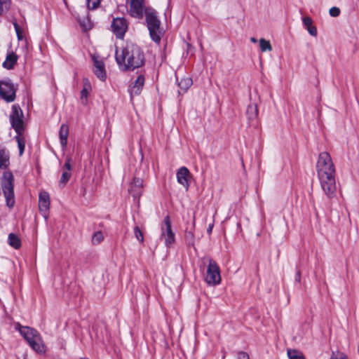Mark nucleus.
Listing matches in <instances>:
<instances>
[{
  "label": "nucleus",
  "instance_id": "1",
  "mask_svg": "<svg viewBox=\"0 0 359 359\" xmlns=\"http://www.w3.org/2000/svg\"><path fill=\"white\" fill-rule=\"evenodd\" d=\"M316 169L322 190L328 198H333L337 190L335 167L328 152L319 154Z\"/></svg>",
  "mask_w": 359,
  "mask_h": 359
},
{
  "label": "nucleus",
  "instance_id": "2",
  "mask_svg": "<svg viewBox=\"0 0 359 359\" xmlns=\"http://www.w3.org/2000/svg\"><path fill=\"white\" fill-rule=\"evenodd\" d=\"M116 60L121 69L132 71L144 65V55L138 46L127 43L121 50H116Z\"/></svg>",
  "mask_w": 359,
  "mask_h": 359
},
{
  "label": "nucleus",
  "instance_id": "3",
  "mask_svg": "<svg viewBox=\"0 0 359 359\" xmlns=\"http://www.w3.org/2000/svg\"><path fill=\"white\" fill-rule=\"evenodd\" d=\"M17 329L34 351L39 354L46 353V347L37 330L29 327L21 326L20 324L17 325Z\"/></svg>",
  "mask_w": 359,
  "mask_h": 359
},
{
  "label": "nucleus",
  "instance_id": "4",
  "mask_svg": "<svg viewBox=\"0 0 359 359\" xmlns=\"http://www.w3.org/2000/svg\"><path fill=\"white\" fill-rule=\"evenodd\" d=\"M145 17L150 36L154 41L158 43L161 41L163 32L156 12L153 8H148L145 10Z\"/></svg>",
  "mask_w": 359,
  "mask_h": 359
},
{
  "label": "nucleus",
  "instance_id": "5",
  "mask_svg": "<svg viewBox=\"0 0 359 359\" xmlns=\"http://www.w3.org/2000/svg\"><path fill=\"white\" fill-rule=\"evenodd\" d=\"M1 188L6 198V205L11 208L15 205L14 177L11 172H4L1 179Z\"/></svg>",
  "mask_w": 359,
  "mask_h": 359
},
{
  "label": "nucleus",
  "instance_id": "6",
  "mask_svg": "<svg viewBox=\"0 0 359 359\" xmlns=\"http://www.w3.org/2000/svg\"><path fill=\"white\" fill-rule=\"evenodd\" d=\"M220 269L217 262L211 258H208L205 280L208 285L215 286L221 283Z\"/></svg>",
  "mask_w": 359,
  "mask_h": 359
},
{
  "label": "nucleus",
  "instance_id": "7",
  "mask_svg": "<svg viewBox=\"0 0 359 359\" xmlns=\"http://www.w3.org/2000/svg\"><path fill=\"white\" fill-rule=\"evenodd\" d=\"M23 113L20 107L18 105H13L12 113L10 115L11 126L17 134L22 133L24 130Z\"/></svg>",
  "mask_w": 359,
  "mask_h": 359
},
{
  "label": "nucleus",
  "instance_id": "8",
  "mask_svg": "<svg viewBox=\"0 0 359 359\" xmlns=\"http://www.w3.org/2000/svg\"><path fill=\"white\" fill-rule=\"evenodd\" d=\"M161 238L164 239L166 247H170L175 242V233L171 228V222L169 216L164 218L161 225Z\"/></svg>",
  "mask_w": 359,
  "mask_h": 359
},
{
  "label": "nucleus",
  "instance_id": "9",
  "mask_svg": "<svg viewBox=\"0 0 359 359\" xmlns=\"http://www.w3.org/2000/svg\"><path fill=\"white\" fill-rule=\"evenodd\" d=\"M16 88L10 81L0 82V95L2 99L8 102L14 101L15 98Z\"/></svg>",
  "mask_w": 359,
  "mask_h": 359
},
{
  "label": "nucleus",
  "instance_id": "10",
  "mask_svg": "<svg viewBox=\"0 0 359 359\" xmlns=\"http://www.w3.org/2000/svg\"><path fill=\"white\" fill-rule=\"evenodd\" d=\"M127 2L129 5L130 15L137 19L142 18L145 10L148 8H145L144 0H127Z\"/></svg>",
  "mask_w": 359,
  "mask_h": 359
},
{
  "label": "nucleus",
  "instance_id": "11",
  "mask_svg": "<svg viewBox=\"0 0 359 359\" xmlns=\"http://www.w3.org/2000/svg\"><path fill=\"white\" fill-rule=\"evenodd\" d=\"M111 31L117 38L122 39L128 29V23L123 18H114L111 25Z\"/></svg>",
  "mask_w": 359,
  "mask_h": 359
},
{
  "label": "nucleus",
  "instance_id": "12",
  "mask_svg": "<svg viewBox=\"0 0 359 359\" xmlns=\"http://www.w3.org/2000/svg\"><path fill=\"white\" fill-rule=\"evenodd\" d=\"M143 191V180L139 177H134L128 187V192L133 198L137 199L140 197Z\"/></svg>",
  "mask_w": 359,
  "mask_h": 359
},
{
  "label": "nucleus",
  "instance_id": "13",
  "mask_svg": "<svg viewBox=\"0 0 359 359\" xmlns=\"http://www.w3.org/2000/svg\"><path fill=\"white\" fill-rule=\"evenodd\" d=\"M50 196L47 191H41L39 196V211L46 218L50 208Z\"/></svg>",
  "mask_w": 359,
  "mask_h": 359
},
{
  "label": "nucleus",
  "instance_id": "14",
  "mask_svg": "<svg viewBox=\"0 0 359 359\" xmlns=\"http://www.w3.org/2000/svg\"><path fill=\"white\" fill-rule=\"evenodd\" d=\"M93 60L94 65V74L101 81H105L107 75L104 62L101 60H99L98 57L95 55L93 56Z\"/></svg>",
  "mask_w": 359,
  "mask_h": 359
},
{
  "label": "nucleus",
  "instance_id": "15",
  "mask_svg": "<svg viewBox=\"0 0 359 359\" xmlns=\"http://www.w3.org/2000/svg\"><path fill=\"white\" fill-rule=\"evenodd\" d=\"M190 177V172L186 167L180 168L177 172V182L182 185L186 190L189 189Z\"/></svg>",
  "mask_w": 359,
  "mask_h": 359
},
{
  "label": "nucleus",
  "instance_id": "16",
  "mask_svg": "<svg viewBox=\"0 0 359 359\" xmlns=\"http://www.w3.org/2000/svg\"><path fill=\"white\" fill-rule=\"evenodd\" d=\"M71 157L67 156L66 163H65L63 168H62V176L60 177V180L59 181V184L60 187H63L67 183V182L69 180L71 177V170H72V165H71Z\"/></svg>",
  "mask_w": 359,
  "mask_h": 359
},
{
  "label": "nucleus",
  "instance_id": "17",
  "mask_svg": "<svg viewBox=\"0 0 359 359\" xmlns=\"http://www.w3.org/2000/svg\"><path fill=\"white\" fill-rule=\"evenodd\" d=\"M144 84V77L139 75L134 83L130 86L129 92L131 97L140 94Z\"/></svg>",
  "mask_w": 359,
  "mask_h": 359
},
{
  "label": "nucleus",
  "instance_id": "18",
  "mask_svg": "<svg viewBox=\"0 0 359 359\" xmlns=\"http://www.w3.org/2000/svg\"><path fill=\"white\" fill-rule=\"evenodd\" d=\"M10 165L8 151L0 146V169H6Z\"/></svg>",
  "mask_w": 359,
  "mask_h": 359
},
{
  "label": "nucleus",
  "instance_id": "19",
  "mask_svg": "<svg viewBox=\"0 0 359 359\" xmlns=\"http://www.w3.org/2000/svg\"><path fill=\"white\" fill-rule=\"evenodd\" d=\"M69 135V127L67 124H62L60 126L59 131V136L60 140V144L63 149H65L67 144V137Z\"/></svg>",
  "mask_w": 359,
  "mask_h": 359
},
{
  "label": "nucleus",
  "instance_id": "20",
  "mask_svg": "<svg viewBox=\"0 0 359 359\" xmlns=\"http://www.w3.org/2000/svg\"><path fill=\"white\" fill-rule=\"evenodd\" d=\"M18 60V56L11 53L8 54L6 58V60L3 62V67L7 69H11L13 68Z\"/></svg>",
  "mask_w": 359,
  "mask_h": 359
},
{
  "label": "nucleus",
  "instance_id": "21",
  "mask_svg": "<svg viewBox=\"0 0 359 359\" xmlns=\"http://www.w3.org/2000/svg\"><path fill=\"white\" fill-rule=\"evenodd\" d=\"M246 114L250 121H253L255 120L258 116V109L257 104H250L248 106Z\"/></svg>",
  "mask_w": 359,
  "mask_h": 359
},
{
  "label": "nucleus",
  "instance_id": "22",
  "mask_svg": "<svg viewBox=\"0 0 359 359\" xmlns=\"http://www.w3.org/2000/svg\"><path fill=\"white\" fill-rule=\"evenodd\" d=\"M90 89V85L88 79L84 81V88L81 92V99L83 104L87 103V97L88 96L89 90Z\"/></svg>",
  "mask_w": 359,
  "mask_h": 359
},
{
  "label": "nucleus",
  "instance_id": "23",
  "mask_svg": "<svg viewBox=\"0 0 359 359\" xmlns=\"http://www.w3.org/2000/svg\"><path fill=\"white\" fill-rule=\"evenodd\" d=\"M8 239L9 245L15 249H18L21 246V241L15 234L11 233L8 235Z\"/></svg>",
  "mask_w": 359,
  "mask_h": 359
},
{
  "label": "nucleus",
  "instance_id": "24",
  "mask_svg": "<svg viewBox=\"0 0 359 359\" xmlns=\"http://www.w3.org/2000/svg\"><path fill=\"white\" fill-rule=\"evenodd\" d=\"M192 85V79L189 77L183 78L180 80V81L178 83V86L183 91V93H185Z\"/></svg>",
  "mask_w": 359,
  "mask_h": 359
},
{
  "label": "nucleus",
  "instance_id": "25",
  "mask_svg": "<svg viewBox=\"0 0 359 359\" xmlns=\"http://www.w3.org/2000/svg\"><path fill=\"white\" fill-rule=\"evenodd\" d=\"M15 140H16V142H18V147L19 149V155L22 156L24 152L25 147V137L22 135V133L17 134V135L15 136Z\"/></svg>",
  "mask_w": 359,
  "mask_h": 359
},
{
  "label": "nucleus",
  "instance_id": "26",
  "mask_svg": "<svg viewBox=\"0 0 359 359\" xmlns=\"http://www.w3.org/2000/svg\"><path fill=\"white\" fill-rule=\"evenodd\" d=\"M259 46L262 52L271 51L272 50V47L270 42L269 41L265 40L264 39H261L259 40Z\"/></svg>",
  "mask_w": 359,
  "mask_h": 359
},
{
  "label": "nucleus",
  "instance_id": "27",
  "mask_svg": "<svg viewBox=\"0 0 359 359\" xmlns=\"http://www.w3.org/2000/svg\"><path fill=\"white\" fill-rule=\"evenodd\" d=\"M11 4V0H0V15H1L4 11L9 10Z\"/></svg>",
  "mask_w": 359,
  "mask_h": 359
},
{
  "label": "nucleus",
  "instance_id": "28",
  "mask_svg": "<svg viewBox=\"0 0 359 359\" xmlns=\"http://www.w3.org/2000/svg\"><path fill=\"white\" fill-rule=\"evenodd\" d=\"M287 355L289 359H304L303 355L297 350H288Z\"/></svg>",
  "mask_w": 359,
  "mask_h": 359
},
{
  "label": "nucleus",
  "instance_id": "29",
  "mask_svg": "<svg viewBox=\"0 0 359 359\" xmlns=\"http://www.w3.org/2000/svg\"><path fill=\"white\" fill-rule=\"evenodd\" d=\"M104 239L103 234L101 231L95 232L92 237V242L94 245L99 244Z\"/></svg>",
  "mask_w": 359,
  "mask_h": 359
},
{
  "label": "nucleus",
  "instance_id": "30",
  "mask_svg": "<svg viewBox=\"0 0 359 359\" xmlns=\"http://www.w3.org/2000/svg\"><path fill=\"white\" fill-rule=\"evenodd\" d=\"M101 0H86L88 9L94 10L99 7Z\"/></svg>",
  "mask_w": 359,
  "mask_h": 359
},
{
  "label": "nucleus",
  "instance_id": "31",
  "mask_svg": "<svg viewBox=\"0 0 359 359\" xmlns=\"http://www.w3.org/2000/svg\"><path fill=\"white\" fill-rule=\"evenodd\" d=\"M185 239L189 245H194V234L191 231H187L185 232Z\"/></svg>",
  "mask_w": 359,
  "mask_h": 359
},
{
  "label": "nucleus",
  "instance_id": "32",
  "mask_svg": "<svg viewBox=\"0 0 359 359\" xmlns=\"http://www.w3.org/2000/svg\"><path fill=\"white\" fill-rule=\"evenodd\" d=\"M134 233H135V236L137 238V240H138L141 243H143V241H144L143 233L141 231V230L139 228V226H135V228H134Z\"/></svg>",
  "mask_w": 359,
  "mask_h": 359
},
{
  "label": "nucleus",
  "instance_id": "33",
  "mask_svg": "<svg viewBox=\"0 0 359 359\" xmlns=\"http://www.w3.org/2000/svg\"><path fill=\"white\" fill-rule=\"evenodd\" d=\"M13 24V26L15 27L18 39L19 40H22V29H21V28L20 27V26L18 25V24L17 23L16 21H14Z\"/></svg>",
  "mask_w": 359,
  "mask_h": 359
},
{
  "label": "nucleus",
  "instance_id": "34",
  "mask_svg": "<svg viewBox=\"0 0 359 359\" xmlns=\"http://www.w3.org/2000/svg\"><path fill=\"white\" fill-rule=\"evenodd\" d=\"M340 9L338 7H332L329 13L332 17H337L340 15Z\"/></svg>",
  "mask_w": 359,
  "mask_h": 359
},
{
  "label": "nucleus",
  "instance_id": "35",
  "mask_svg": "<svg viewBox=\"0 0 359 359\" xmlns=\"http://www.w3.org/2000/svg\"><path fill=\"white\" fill-rule=\"evenodd\" d=\"M303 24L307 28L312 25V20L309 17H305L303 18Z\"/></svg>",
  "mask_w": 359,
  "mask_h": 359
},
{
  "label": "nucleus",
  "instance_id": "36",
  "mask_svg": "<svg viewBox=\"0 0 359 359\" xmlns=\"http://www.w3.org/2000/svg\"><path fill=\"white\" fill-rule=\"evenodd\" d=\"M309 33L313 36H316L317 35V29L316 27L311 25L306 28Z\"/></svg>",
  "mask_w": 359,
  "mask_h": 359
},
{
  "label": "nucleus",
  "instance_id": "37",
  "mask_svg": "<svg viewBox=\"0 0 359 359\" xmlns=\"http://www.w3.org/2000/svg\"><path fill=\"white\" fill-rule=\"evenodd\" d=\"M238 359H250L248 354L243 351H240L237 355Z\"/></svg>",
  "mask_w": 359,
  "mask_h": 359
},
{
  "label": "nucleus",
  "instance_id": "38",
  "mask_svg": "<svg viewBox=\"0 0 359 359\" xmlns=\"http://www.w3.org/2000/svg\"><path fill=\"white\" fill-rule=\"evenodd\" d=\"M330 359H347V357L345 355L341 354V355H340L339 357L332 355L330 358Z\"/></svg>",
  "mask_w": 359,
  "mask_h": 359
},
{
  "label": "nucleus",
  "instance_id": "39",
  "mask_svg": "<svg viewBox=\"0 0 359 359\" xmlns=\"http://www.w3.org/2000/svg\"><path fill=\"white\" fill-rule=\"evenodd\" d=\"M212 227H213V224L209 225V226L207 229V231L208 233H210L212 232Z\"/></svg>",
  "mask_w": 359,
  "mask_h": 359
},
{
  "label": "nucleus",
  "instance_id": "40",
  "mask_svg": "<svg viewBox=\"0 0 359 359\" xmlns=\"http://www.w3.org/2000/svg\"><path fill=\"white\" fill-rule=\"evenodd\" d=\"M250 41H251L252 43H256V42H257L256 39H255V38H253V37H252V38L250 39Z\"/></svg>",
  "mask_w": 359,
  "mask_h": 359
}]
</instances>
